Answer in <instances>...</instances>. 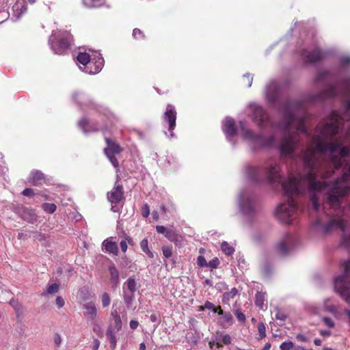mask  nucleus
<instances>
[{
	"instance_id": "54",
	"label": "nucleus",
	"mask_w": 350,
	"mask_h": 350,
	"mask_svg": "<svg viewBox=\"0 0 350 350\" xmlns=\"http://www.w3.org/2000/svg\"><path fill=\"white\" fill-rule=\"evenodd\" d=\"M221 341L224 345H230L231 343V337L228 334H225L221 336Z\"/></svg>"
},
{
	"instance_id": "19",
	"label": "nucleus",
	"mask_w": 350,
	"mask_h": 350,
	"mask_svg": "<svg viewBox=\"0 0 350 350\" xmlns=\"http://www.w3.org/2000/svg\"><path fill=\"white\" fill-rule=\"evenodd\" d=\"M108 270L110 274V281L116 287L120 283L119 271L113 263L109 265Z\"/></svg>"
},
{
	"instance_id": "15",
	"label": "nucleus",
	"mask_w": 350,
	"mask_h": 350,
	"mask_svg": "<svg viewBox=\"0 0 350 350\" xmlns=\"http://www.w3.org/2000/svg\"><path fill=\"white\" fill-rule=\"evenodd\" d=\"M221 128L226 135V139L231 142L232 138L237 135V133L234 119L230 117L226 118L222 122Z\"/></svg>"
},
{
	"instance_id": "32",
	"label": "nucleus",
	"mask_w": 350,
	"mask_h": 350,
	"mask_svg": "<svg viewBox=\"0 0 350 350\" xmlns=\"http://www.w3.org/2000/svg\"><path fill=\"white\" fill-rule=\"evenodd\" d=\"M101 0H83V4L88 8H96L103 5L98 3Z\"/></svg>"
},
{
	"instance_id": "13",
	"label": "nucleus",
	"mask_w": 350,
	"mask_h": 350,
	"mask_svg": "<svg viewBox=\"0 0 350 350\" xmlns=\"http://www.w3.org/2000/svg\"><path fill=\"white\" fill-rule=\"evenodd\" d=\"M163 122L168 124V130L170 131L169 138L174 136L173 131L176 127V111L174 105L168 104L166 107L165 111L163 116Z\"/></svg>"
},
{
	"instance_id": "14",
	"label": "nucleus",
	"mask_w": 350,
	"mask_h": 350,
	"mask_svg": "<svg viewBox=\"0 0 350 350\" xmlns=\"http://www.w3.org/2000/svg\"><path fill=\"white\" fill-rule=\"evenodd\" d=\"M123 198V187L120 185H116L113 189L107 193V199L111 204V211L118 212L119 208L117 206Z\"/></svg>"
},
{
	"instance_id": "56",
	"label": "nucleus",
	"mask_w": 350,
	"mask_h": 350,
	"mask_svg": "<svg viewBox=\"0 0 350 350\" xmlns=\"http://www.w3.org/2000/svg\"><path fill=\"white\" fill-rule=\"evenodd\" d=\"M333 173L332 170H327L323 172L321 176L323 178H329L332 176Z\"/></svg>"
},
{
	"instance_id": "53",
	"label": "nucleus",
	"mask_w": 350,
	"mask_h": 350,
	"mask_svg": "<svg viewBox=\"0 0 350 350\" xmlns=\"http://www.w3.org/2000/svg\"><path fill=\"white\" fill-rule=\"evenodd\" d=\"M22 194L25 196L31 197L34 195V192L32 189L26 188L22 191Z\"/></svg>"
},
{
	"instance_id": "21",
	"label": "nucleus",
	"mask_w": 350,
	"mask_h": 350,
	"mask_svg": "<svg viewBox=\"0 0 350 350\" xmlns=\"http://www.w3.org/2000/svg\"><path fill=\"white\" fill-rule=\"evenodd\" d=\"M218 314L221 316V324L222 326H230L233 323V317L230 312H224L221 307H219Z\"/></svg>"
},
{
	"instance_id": "64",
	"label": "nucleus",
	"mask_w": 350,
	"mask_h": 350,
	"mask_svg": "<svg viewBox=\"0 0 350 350\" xmlns=\"http://www.w3.org/2000/svg\"><path fill=\"white\" fill-rule=\"evenodd\" d=\"M345 314L347 316L349 323H350V310L348 309H345L344 311Z\"/></svg>"
},
{
	"instance_id": "26",
	"label": "nucleus",
	"mask_w": 350,
	"mask_h": 350,
	"mask_svg": "<svg viewBox=\"0 0 350 350\" xmlns=\"http://www.w3.org/2000/svg\"><path fill=\"white\" fill-rule=\"evenodd\" d=\"M265 299V293L262 292H257L255 296V304L260 310H265L264 301Z\"/></svg>"
},
{
	"instance_id": "31",
	"label": "nucleus",
	"mask_w": 350,
	"mask_h": 350,
	"mask_svg": "<svg viewBox=\"0 0 350 350\" xmlns=\"http://www.w3.org/2000/svg\"><path fill=\"white\" fill-rule=\"evenodd\" d=\"M42 208L43 209V211L45 213L52 214L54 212H55V211L57 209V206L53 203H46H46L42 204Z\"/></svg>"
},
{
	"instance_id": "6",
	"label": "nucleus",
	"mask_w": 350,
	"mask_h": 350,
	"mask_svg": "<svg viewBox=\"0 0 350 350\" xmlns=\"http://www.w3.org/2000/svg\"><path fill=\"white\" fill-rule=\"evenodd\" d=\"M299 55L306 63H316L321 61L325 56V52L322 51L315 40L311 43L304 42L299 50Z\"/></svg>"
},
{
	"instance_id": "24",
	"label": "nucleus",
	"mask_w": 350,
	"mask_h": 350,
	"mask_svg": "<svg viewBox=\"0 0 350 350\" xmlns=\"http://www.w3.org/2000/svg\"><path fill=\"white\" fill-rule=\"evenodd\" d=\"M106 336L110 342V347L113 350L117 344V339L115 335L113 329L111 326H109L107 330Z\"/></svg>"
},
{
	"instance_id": "36",
	"label": "nucleus",
	"mask_w": 350,
	"mask_h": 350,
	"mask_svg": "<svg viewBox=\"0 0 350 350\" xmlns=\"http://www.w3.org/2000/svg\"><path fill=\"white\" fill-rule=\"evenodd\" d=\"M258 331L259 333L258 340H261L266 337V327L264 323L260 322L258 325Z\"/></svg>"
},
{
	"instance_id": "10",
	"label": "nucleus",
	"mask_w": 350,
	"mask_h": 350,
	"mask_svg": "<svg viewBox=\"0 0 350 350\" xmlns=\"http://www.w3.org/2000/svg\"><path fill=\"white\" fill-rule=\"evenodd\" d=\"M137 282L134 278L129 277L123 284L122 295L124 301L128 308L132 307L135 299V293L137 291Z\"/></svg>"
},
{
	"instance_id": "33",
	"label": "nucleus",
	"mask_w": 350,
	"mask_h": 350,
	"mask_svg": "<svg viewBox=\"0 0 350 350\" xmlns=\"http://www.w3.org/2000/svg\"><path fill=\"white\" fill-rule=\"evenodd\" d=\"M324 309L334 316H336L338 313L337 308L334 305L329 304V299L325 300Z\"/></svg>"
},
{
	"instance_id": "52",
	"label": "nucleus",
	"mask_w": 350,
	"mask_h": 350,
	"mask_svg": "<svg viewBox=\"0 0 350 350\" xmlns=\"http://www.w3.org/2000/svg\"><path fill=\"white\" fill-rule=\"evenodd\" d=\"M62 336L59 334L55 333L54 335V343L57 347H59L62 344Z\"/></svg>"
},
{
	"instance_id": "1",
	"label": "nucleus",
	"mask_w": 350,
	"mask_h": 350,
	"mask_svg": "<svg viewBox=\"0 0 350 350\" xmlns=\"http://www.w3.org/2000/svg\"><path fill=\"white\" fill-rule=\"evenodd\" d=\"M340 84L341 90L330 85L304 99L287 98L280 103V96L290 81L269 80L265 88V99L282 114V120L272 122L256 103L249 105V116L260 131L271 128L282 134L276 146L281 159H296L299 141L291 133L293 127L306 135L310 143L303 152L302 161L308 172L289 176L283 182L280 163L269 158L261 165H247L245 172L256 185L282 186L287 202L277 206L275 215L283 224H291L299 213L294 196L308 189L312 208L319 212V195L324 193L330 210L326 211L323 204V214L317 217L312 228L321 234L339 229L340 244L350 252V77H342Z\"/></svg>"
},
{
	"instance_id": "23",
	"label": "nucleus",
	"mask_w": 350,
	"mask_h": 350,
	"mask_svg": "<svg viewBox=\"0 0 350 350\" xmlns=\"http://www.w3.org/2000/svg\"><path fill=\"white\" fill-rule=\"evenodd\" d=\"M92 55H90L89 53L86 52H79L77 56V62L79 64V66H81L82 67H84L87 65V63L90 62V59L92 58Z\"/></svg>"
},
{
	"instance_id": "17",
	"label": "nucleus",
	"mask_w": 350,
	"mask_h": 350,
	"mask_svg": "<svg viewBox=\"0 0 350 350\" xmlns=\"http://www.w3.org/2000/svg\"><path fill=\"white\" fill-rule=\"evenodd\" d=\"M78 126L82 130L85 135H88L90 133L97 131L100 129L97 125L90 122L87 118H82L78 122Z\"/></svg>"
},
{
	"instance_id": "30",
	"label": "nucleus",
	"mask_w": 350,
	"mask_h": 350,
	"mask_svg": "<svg viewBox=\"0 0 350 350\" xmlns=\"http://www.w3.org/2000/svg\"><path fill=\"white\" fill-rule=\"evenodd\" d=\"M221 250L227 256H231L234 252V247L226 241H223L221 243Z\"/></svg>"
},
{
	"instance_id": "12",
	"label": "nucleus",
	"mask_w": 350,
	"mask_h": 350,
	"mask_svg": "<svg viewBox=\"0 0 350 350\" xmlns=\"http://www.w3.org/2000/svg\"><path fill=\"white\" fill-rule=\"evenodd\" d=\"M105 141L107 147L104 149V152L113 166L116 168H118L119 163L116 156L120 154L122 149L118 144L115 143L109 138H106Z\"/></svg>"
},
{
	"instance_id": "47",
	"label": "nucleus",
	"mask_w": 350,
	"mask_h": 350,
	"mask_svg": "<svg viewBox=\"0 0 350 350\" xmlns=\"http://www.w3.org/2000/svg\"><path fill=\"white\" fill-rule=\"evenodd\" d=\"M163 254L166 258H169L172 256V248L168 246H164L162 248Z\"/></svg>"
},
{
	"instance_id": "38",
	"label": "nucleus",
	"mask_w": 350,
	"mask_h": 350,
	"mask_svg": "<svg viewBox=\"0 0 350 350\" xmlns=\"http://www.w3.org/2000/svg\"><path fill=\"white\" fill-rule=\"evenodd\" d=\"M122 326V320L120 317H116V318L113 319V327L114 329H116L117 332L121 330Z\"/></svg>"
},
{
	"instance_id": "22",
	"label": "nucleus",
	"mask_w": 350,
	"mask_h": 350,
	"mask_svg": "<svg viewBox=\"0 0 350 350\" xmlns=\"http://www.w3.org/2000/svg\"><path fill=\"white\" fill-rule=\"evenodd\" d=\"M14 16L19 19L21 16L27 12V6L25 3L16 2L13 5Z\"/></svg>"
},
{
	"instance_id": "18",
	"label": "nucleus",
	"mask_w": 350,
	"mask_h": 350,
	"mask_svg": "<svg viewBox=\"0 0 350 350\" xmlns=\"http://www.w3.org/2000/svg\"><path fill=\"white\" fill-rule=\"evenodd\" d=\"M83 314L86 318L92 321L97 320V309L93 303L88 302L83 305Z\"/></svg>"
},
{
	"instance_id": "60",
	"label": "nucleus",
	"mask_w": 350,
	"mask_h": 350,
	"mask_svg": "<svg viewBox=\"0 0 350 350\" xmlns=\"http://www.w3.org/2000/svg\"><path fill=\"white\" fill-rule=\"evenodd\" d=\"M320 334L323 336L328 337L331 335V332L329 330H321Z\"/></svg>"
},
{
	"instance_id": "5",
	"label": "nucleus",
	"mask_w": 350,
	"mask_h": 350,
	"mask_svg": "<svg viewBox=\"0 0 350 350\" xmlns=\"http://www.w3.org/2000/svg\"><path fill=\"white\" fill-rule=\"evenodd\" d=\"M72 42V36L68 31H53L49 37V44L55 54L63 55L70 49Z\"/></svg>"
},
{
	"instance_id": "44",
	"label": "nucleus",
	"mask_w": 350,
	"mask_h": 350,
	"mask_svg": "<svg viewBox=\"0 0 350 350\" xmlns=\"http://www.w3.org/2000/svg\"><path fill=\"white\" fill-rule=\"evenodd\" d=\"M208 262L203 256H199L197 258V265L200 267H207Z\"/></svg>"
},
{
	"instance_id": "51",
	"label": "nucleus",
	"mask_w": 350,
	"mask_h": 350,
	"mask_svg": "<svg viewBox=\"0 0 350 350\" xmlns=\"http://www.w3.org/2000/svg\"><path fill=\"white\" fill-rule=\"evenodd\" d=\"M55 304L58 308H61L64 306L65 301L63 297L58 296L56 297Z\"/></svg>"
},
{
	"instance_id": "9",
	"label": "nucleus",
	"mask_w": 350,
	"mask_h": 350,
	"mask_svg": "<svg viewBox=\"0 0 350 350\" xmlns=\"http://www.w3.org/2000/svg\"><path fill=\"white\" fill-rule=\"evenodd\" d=\"M104 59L102 55L98 52H94L90 62L84 67L79 66V68L83 72L89 75H96L101 71L104 66Z\"/></svg>"
},
{
	"instance_id": "35",
	"label": "nucleus",
	"mask_w": 350,
	"mask_h": 350,
	"mask_svg": "<svg viewBox=\"0 0 350 350\" xmlns=\"http://www.w3.org/2000/svg\"><path fill=\"white\" fill-rule=\"evenodd\" d=\"M92 325V330L94 333H96L98 336H103V331L100 325H99L97 320L91 322Z\"/></svg>"
},
{
	"instance_id": "63",
	"label": "nucleus",
	"mask_w": 350,
	"mask_h": 350,
	"mask_svg": "<svg viewBox=\"0 0 350 350\" xmlns=\"http://www.w3.org/2000/svg\"><path fill=\"white\" fill-rule=\"evenodd\" d=\"M270 348H271V344H270L269 342H267V343L265 345V346H264L263 349H261V350H269V349H270Z\"/></svg>"
},
{
	"instance_id": "49",
	"label": "nucleus",
	"mask_w": 350,
	"mask_h": 350,
	"mask_svg": "<svg viewBox=\"0 0 350 350\" xmlns=\"http://www.w3.org/2000/svg\"><path fill=\"white\" fill-rule=\"evenodd\" d=\"M234 314L237 317L238 321L242 323L245 322V316L241 311L237 310L235 311Z\"/></svg>"
},
{
	"instance_id": "11",
	"label": "nucleus",
	"mask_w": 350,
	"mask_h": 350,
	"mask_svg": "<svg viewBox=\"0 0 350 350\" xmlns=\"http://www.w3.org/2000/svg\"><path fill=\"white\" fill-rule=\"evenodd\" d=\"M297 241L295 236L286 234L276 245L277 251L282 256L289 254L297 245Z\"/></svg>"
},
{
	"instance_id": "20",
	"label": "nucleus",
	"mask_w": 350,
	"mask_h": 350,
	"mask_svg": "<svg viewBox=\"0 0 350 350\" xmlns=\"http://www.w3.org/2000/svg\"><path fill=\"white\" fill-rule=\"evenodd\" d=\"M44 174L39 170H33L29 176V181L34 185H39L44 181Z\"/></svg>"
},
{
	"instance_id": "8",
	"label": "nucleus",
	"mask_w": 350,
	"mask_h": 350,
	"mask_svg": "<svg viewBox=\"0 0 350 350\" xmlns=\"http://www.w3.org/2000/svg\"><path fill=\"white\" fill-rule=\"evenodd\" d=\"M74 101L79 105L88 106L92 110H95L100 113H103L106 116L108 113V109L102 105H98L92 101L89 95L83 92H75L72 95Z\"/></svg>"
},
{
	"instance_id": "2",
	"label": "nucleus",
	"mask_w": 350,
	"mask_h": 350,
	"mask_svg": "<svg viewBox=\"0 0 350 350\" xmlns=\"http://www.w3.org/2000/svg\"><path fill=\"white\" fill-rule=\"evenodd\" d=\"M239 127L242 138L247 142L252 151L269 149L274 147L276 142L274 135L265 136L262 133L257 134L248 127L247 122L245 120H240Z\"/></svg>"
},
{
	"instance_id": "55",
	"label": "nucleus",
	"mask_w": 350,
	"mask_h": 350,
	"mask_svg": "<svg viewBox=\"0 0 350 350\" xmlns=\"http://www.w3.org/2000/svg\"><path fill=\"white\" fill-rule=\"evenodd\" d=\"M156 230L159 234H165L168 230V228H165L163 226H157Z\"/></svg>"
},
{
	"instance_id": "39",
	"label": "nucleus",
	"mask_w": 350,
	"mask_h": 350,
	"mask_svg": "<svg viewBox=\"0 0 350 350\" xmlns=\"http://www.w3.org/2000/svg\"><path fill=\"white\" fill-rule=\"evenodd\" d=\"M322 321L329 328H332L335 326L334 321L329 317H323L322 318Z\"/></svg>"
},
{
	"instance_id": "48",
	"label": "nucleus",
	"mask_w": 350,
	"mask_h": 350,
	"mask_svg": "<svg viewBox=\"0 0 350 350\" xmlns=\"http://www.w3.org/2000/svg\"><path fill=\"white\" fill-rule=\"evenodd\" d=\"M150 215V208L148 204H144L142 208V215L144 217H148Z\"/></svg>"
},
{
	"instance_id": "29",
	"label": "nucleus",
	"mask_w": 350,
	"mask_h": 350,
	"mask_svg": "<svg viewBox=\"0 0 350 350\" xmlns=\"http://www.w3.org/2000/svg\"><path fill=\"white\" fill-rule=\"evenodd\" d=\"M238 293L236 288H232L230 291L226 292L223 295L222 301L225 304L228 303L231 299H233Z\"/></svg>"
},
{
	"instance_id": "25",
	"label": "nucleus",
	"mask_w": 350,
	"mask_h": 350,
	"mask_svg": "<svg viewBox=\"0 0 350 350\" xmlns=\"http://www.w3.org/2000/svg\"><path fill=\"white\" fill-rule=\"evenodd\" d=\"M23 219L29 223L33 224L37 221L38 217L33 209H27L23 214Z\"/></svg>"
},
{
	"instance_id": "46",
	"label": "nucleus",
	"mask_w": 350,
	"mask_h": 350,
	"mask_svg": "<svg viewBox=\"0 0 350 350\" xmlns=\"http://www.w3.org/2000/svg\"><path fill=\"white\" fill-rule=\"evenodd\" d=\"M286 315L281 310L277 309L275 314V319L280 321H285L286 319Z\"/></svg>"
},
{
	"instance_id": "28",
	"label": "nucleus",
	"mask_w": 350,
	"mask_h": 350,
	"mask_svg": "<svg viewBox=\"0 0 350 350\" xmlns=\"http://www.w3.org/2000/svg\"><path fill=\"white\" fill-rule=\"evenodd\" d=\"M140 247L142 250L147 254V256L150 258H154V254L151 252L148 248V241L147 239H144L140 242Z\"/></svg>"
},
{
	"instance_id": "62",
	"label": "nucleus",
	"mask_w": 350,
	"mask_h": 350,
	"mask_svg": "<svg viewBox=\"0 0 350 350\" xmlns=\"http://www.w3.org/2000/svg\"><path fill=\"white\" fill-rule=\"evenodd\" d=\"M111 315L113 317V319L116 318V317H120V314H118L117 310L113 309V308L111 310Z\"/></svg>"
},
{
	"instance_id": "16",
	"label": "nucleus",
	"mask_w": 350,
	"mask_h": 350,
	"mask_svg": "<svg viewBox=\"0 0 350 350\" xmlns=\"http://www.w3.org/2000/svg\"><path fill=\"white\" fill-rule=\"evenodd\" d=\"M102 250L106 253L117 256L119 249L117 243L114 241V237H110L105 239L102 243Z\"/></svg>"
},
{
	"instance_id": "40",
	"label": "nucleus",
	"mask_w": 350,
	"mask_h": 350,
	"mask_svg": "<svg viewBox=\"0 0 350 350\" xmlns=\"http://www.w3.org/2000/svg\"><path fill=\"white\" fill-rule=\"evenodd\" d=\"M150 320L152 323H155L154 329L159 326L161 322L159 315L157 313L152 314L150 317Z\"/></svg>"
},
{
	"instance_id": "3",
	"label": "nucleus",
	"mask_w": 350,
	"mask_h": 350,
	"mask_svg": "<svg viewBox=\"0 0 350 350\" xmlns=\"http://www.w3.org/2000/svg\"><path fill=\"white\" fill-rule=\"evenodd\" d=\"M240 213L248 219L254 218L258 213L259 197L251 186L243 187L238 195Z\"/></svg>"
},
{
	"instance_id": "42",
	"label": "nucleus",
	"mask_w": 350,
	"mask_h": 350,
	"mask_svg": "<svg viewBox=\"0 0 350 350\" xmlns=\"http://www.w3.org/2000/svg\"><path fill=\"white\" fill-rule=\"evenodd\" d=\"M204 308L208 310H212V312L214 313H216V312L218 313V311H219V308H216L213 303H211L208 301H206L205 302Z\"/></svg>"
},
{
	"instance_id": "7",
	"label": "nucleus",
	"mask_w": 350,
	"mask_h": 350,
	"mask_svg": "<svg viewBox=\"0 0 350 350\" xmlns=\"http://www.w3.org/2000/svg\"><path fill=\"white\" fill-rule=\"evenodd\" d=\"M340 66L332 70H319L316 74L314 79L315 83L329 79H336L342 76V70L350 64V56L345 55L339 58Z\"/></svg>"
},
{
	"instance_id": "43",
	"label": "nucleus",
	"mask_w": 350,
	"mask_h": 350,
	"mask_svg": "<svg viewBox=\"0 0 350 350\" xmlns=\"http://www.w3.org/2000/svg\"><path fill=\"white\" fill-rule=\"evenodd\" d=\"M219 260L215 257L207 263V267H210L212 269H216L219 265Z\"/></svg>"
},
{
	"instance_id": "50",
	"label": "nucleus",
	"mask_w": 350,
	"mask_h": 350,
	"mask_svg": "<svg viewBox=\"0 0 350 350\" xmlns=\"http://www.w3.org/2000/svg\"><path fill=\"white\" fill-rule=\"evenodd\" d=\"M164 235L167 239L171 241L174 240L175 238V233L173 229H168Z\"/></svg>"
},
{
	"instance_id": "27",
	"label": "nucleus",
	"mask_w": 350,
	"mask_h": 350,
	"mask_svg": "<svg viewBox=\"0 0 350 350\" xmlns=\"http://www.w3.org/2000/svg\"><path fill=\"white\" fill-rule=\"evenodd\" d=\"M59 289V284L57 283H53L51 284H49L46 291L42 293V296H46L48 295H53L57 293Z\"/></svg>"
},
{
	"instance_id": "57",
	"label": "nucleus",
	"mask_w": 350,
	"mask_h": 350,
	"mask_svg": "<svg viewBox=\"0 0 350 350\" xmlns=\"http://www.w3.org/2000/svg\"><path fill=\"white\" fill-rule=\"evenodd\" d=\"M120 248H121V250L125 253L127 250V243H126V240H122L120 241Z\"/></svg>"
},
{
	"instance_id": "45",
	"label": "nucleus",
	"mask_w": 350,
	"mask_h": 350,
	"mask_svg": "<svg viewBox=\"0 0 350 350\" xmlns=\"http://www.w3.org/2000/svg\"><path fill=\"white\" fill-rule=\"evenodd\" d=\"M243 79L247 83V86L248 88H250L252 85L253 76L250 73H246L245 75H243Z\"/></svg>"
},
{
	"instance_id": "59",
	"label": "nucleus",
	"mask_w": 350,
	"mask_h": 350,
	"mask_svg": "<svg viewBox=\"0 0 350 350\" xmlns=\"http://www.w3.org/2000/svg\"><path fill=\"white\" fill-rule=\"evenodd\" d=\"M129 325H130V327H131V329H137V327H138V325H139V323H138V321H137L131 320V321H130Z\"/></svg>"
},
{
	"instance_id": "37",
	"label": "nucleus",
	"mask_w": 350,
	"mask_h": 350,
	"mask_svg": "<svg viewBox=\"0 0 350 350\" xmlns=\"http://www.w3.org/2000/svg\"><path fill=\"white\" fill-rule=\"evenodd\" d=\"M293 347L294 343L290 340L284 341L280 345L281 350H291Z\"/></svg>"
},
{
	"instance_id": "4",
	"label": "nucleus",
	"mask_w": 350,
	"mask_h": 350,
	"mask_svg": "<svg viewBox=\"0 0 350 350\" xmlns=\"http://www.w3.org/2000/svg\"><path fill=\"white\" fill-rule=\"evenodd\" d=\"M342 274L334 280V289L341 298L350 305V260H345L341 265Z\"/></svg>"
},
{
	"instance_id": "41",
	"label": "nucleus",
	"mask_w": 350,
	"mask_h": 350,
	"mask_svg": "<svg viewBox=\"0 0 350 350\" xmlns=\"http://www.w3.org/2000/svg\"><path fill=\"white\" fill-rule=\"evenodd\" d=\"M133 37L136 40H141L144 38L143 32L138 28H135L133 31Z\"/></svg>"
},
{
	"instance_id": "58",
	"label": "nucleus",
	"mask_w": 350,
	"mask_h": 350,
	"mask_svg": "<svg viewBox=\"0 0 350 350\" xmlns=\"http://www.w3.org/2000/svg\"><path fill=\"white\" fill-rule=\"evenodd\" d=\"M296 338L299 341H301V342H307L308 341V338L302 334H297L296 335Z\"/></svg>"
},
{
	"instance_id": "34",
	"label": "nucleus",
	"mask_w": 350,
	"mask_h": 350,
	"mask_svg": "<svg viewBox=\"0 0 350 350\" xmlns=\"http://www.w3.org/2000/svg\"><path fill=\"white\" fill-rule=\"evenodd\" d=\"M100 298L103 308H107L110 305L111 298L107 293H103L100 295Z\"/></svg>"
},
{
	"instance_id": "61",
	"label": "nucleus",
	"mask_w": 350,
	"mask_h": 350,
	"mask_svg": "<svg viewBox=\"0 0 350 350\" xmlns=\"http://www.w3.org/2000/svg\"><path fill=\"white\" fill-rule=\"evenodd\" d=\"M99 345H100L99 340L98 339H94L93 350H98V349L99 348Z\"/></svg>"
}]
</instances>
